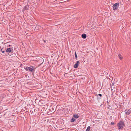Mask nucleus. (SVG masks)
<instances>
[{"instance_id": "f3484780", "label": "nucleus", "mask_w": 131, "mask_h": 131, "mask_svg": "<svg viewBox=\"0 0 131 131\" xmlns=\"http://www.w3.org/2000/svg\"><path fill=\"white\" fill-rule=\"evenodd\" d=\"M5 51H1L3 53V54H1L4 56L5 55H6V54L5 53Z\"/></svg>"}, {"instance_id": "a211bd4d", "label": "nucleus", "mask_w": 131, "mask_h": 131, "mask_svg": "<svg viewBox=\"0 0 131 131\" xmlns=\"http://www.w3.org/2000/svg\"><path fill=\"white\" fill-rule=\"evenodd\" d=\"M75 58L76 59H77L78 58V57H77V54L76 52L75 51Z\"/></svg>"}, {"instance_id": "bb28decb", "label": "nucleus", "mask_w": 131, "mask_h": 131, "mask_svg": "<svg viewBox=\"0 0 131 131\" xmlns=\"http://www.w3.org/2000/svg\"><path fill=\"white\" fill-rule=\"evenodd\" d=\"M87 131V130H86V131Z\"/></svg>"}, {"instance_id": "412c9836", "label": "nucleus", "mask_w": 131, "mask_h": 131, "mask_svg": "<svg viewBox=\"0 0 131 131\" xmlns=\"http://www.w3.org/2000/svg\"><path fill=\"white\" fill-rule=\"evenodd\" d=\"M43 42H44L43 44H45V43H47L46 41L45 40H43Z\"/></svg>"}, {"instance_id": "dca6fc26", "label": "nucleus", "mask_w": 131, "mask_h": 131, "mask_svg": "<svg viewBox=\"0 0 131 131\" xmlns=\"http://www.w3.org/2000/svg\"><path fill=\"white\" fill-rule=\"evenodd\" d=\"M91 128V127L90 126H89L88 127L86 130L87 131H89L90 130Z\"/></svg>"}, {"instance_id": "f8f14e48", "label": "nucleus", "mask_w": 131, "mask_h": 131, "mask_svg": "<svg viewBox=\"0 0 131 131\" xmlns=\"http://www.w3.org/2000/svg\"><path fill=\"white\" fill-rule=\"evenodd\" d=\"M73 116L74 118H78L79 117V116L77 114L74 115Z\"/></svg>"}, {"instance_id": "ddd939ff", "label": "nucleus", "mask_w": 131, "mask_h": 131, "mask_svg": "<svg viewBox=\"0 0 131 131\" xmlns=\"http://www.w3.org/2000/svg\"><path fill=\"white\" fill-rule=\"evenodd\" d=\"M1 95V97H2V99L4 98L5 97V95L4 94H2Z\"/></svg>"}, {"instance_id": "393cba45", "label": "nucleus", "mask_w": 131, "mask_h": 131, "mask_svg": "<svg viewBox=\"0 0 131 131\" xmlns=\"http://www.w3.org/2000/svg\"><path fill=\"white\" fill-rule=\"evenodd\" d=\"M47 42L48 43V41H47Z\"/></svg>"}, {"instance_id": "2eb2a0df", "label": "nucleus", "mask_w": 131, "mask_h": 131, "mask_svg": "<svg viewBox=\"0 0 131 131\" xmlns=\"http://www.w3.org/2000/svg\"><path fill=\"white\" fill-rule=\"evenodd\" d=\"M75 119L74 118H72V119H71V123L74 122L75 121Z\"/></svg>"}, {"instance_id": "7ed1b4c3", "label": "nucleus", "mask_w": 131, "mask_h": 131, "mask_svg": "<svg viewBox=\"0 0 131 131\" xmlns=\"http://www.w3.org/2000/svg\"><path fill=\"white\" fill-rule=\"evenodd\" d=\"M13 49L11 48H7L6 50V52H7V53L9 56L11 55V53H13Z\"/></svg>"}, {"instance_id": "f257e3e1", "label": "nucleus", "mask_w": 131, "mask_h": 131, "mask_svg": "<svg viewBox=\"0 0 131 131\" xmlns=\"http://www.w3.org/2000/svg\"><path fill=\"white\" fill-rule=\"evenodd\" d=\"M117 126L119 129H122L125 126L124 121L123 120H121L119 121L117 124Z\"/></svg>"}, {"instance_id": "b1692460", "label": "nucleus", "mask_w": 131, "mask_h": 131, "mask_svg": "<svg viewBox=\"0 0 131 131\" xmlns=\"http://www.w3.org/2000/svg\"><path fill=\"white\" fill-rule=\"evenodd\" d=\"M3 80H1L0 81H2Z\"/></svg>"}, {"instance_id": "4be33fe9", "label": "nucleus", "mask_w": 131, "mask_h": 131, "mask_svg": "<svg viewBox=\"0 0 131 131\" xmlns=\"http://www.w3.org/2000/svg\"><path fill=\"white\" fill-rule=\"evenodd\" d=\"M3 80V83L5 84V80Z\"/></svg>"}, {"instance_id": "f03ea898", "label": "nucleus", "mask_w": 131, "mask_h": 131, "mask_svg": "<svg viewBox=\"0 0 131 131\" xmlns=\"http://www.w3.org/2000/svg\"><path fill=\"white\" fill-rule=\"evenodd\" d=\"M24 69L26 70L27 71H29L33 73V74L34 73V72L35 71V69L34 68V67L31 66L30 67H24Z\"/></svg>"}, {"instance_id": "aec40b11", "label": "nucleus", "mask_w": 131, "mask_h": 131, "mask_svg": "<svg viewBox=\"0 0 131 131\" xmlns=\"http://www.w3.org/2000/svg\"><path fill=\"white\" fill-rule=\"evenodd\" d=\"M114 122H112L111 123V125H114Z\"/></svg>"}, {"instance_id": "39448f33", "label": "nucleus", "mask_w": 131, "mask_h": 131, "mask_svg": "<svg viewBox=\"0 0 131 131\" xmlns=\"http://www.w3.org/2000/svg\"><path fill=\"white\" fill-rule=\"evenodd\" d=\"M9 122V123L11 126H13L15 125V121L13 119H11Z\"/></svg>"}, {"instance_id": "423d86ee", "label": "nucleus", "mask_w": 131, "mask_h": 131, "mask_svg": "<svg viewBox=\"0 0 131 131\" xmlns=\"http://www.w3.org/2000/svg\"><path fill=\"white\" fill-rule=\"evenodd\" d=\"M102 97V95L101 94H99L97 95V100H99L101 99Z\"/></svg>"}, {"instance_id": "1a4fd4ad", "label": "nucleus", "mask_w": 131, "mask_h": 131, "mask_svg": "<svg viewBox=\"0 0 131 131\" xmlns=\"http://www.w3.org/2000/svg\"><path fill=\"white\" fill-rule=\"evenodd\" d=\"M125 113L127 115H128L130 113V111L129 110L126 109L125 111Z\"/></svg>"}, {"instance_id": "4468645a", "label": "nucleus", "mask_w": 131, "mask_h": 131, "mask_svg": "<svg viewBox=\"0 0 131 131\" xmlns=\"http://www.w3.org/2000/svg\"><path fill=\"white\" fill-rule=\"evenodd\" d=\"M118 56L120 59L121 60L122 59L123 57L121 54H119Z\"/></svg>"}, {"instance_id": "9d476101", "label": "nucleus", "mask_w": 131, "mask_h": 131, "mask_svg": "<svg viewBox=\"0 0 131 131\" xmlns=\"http://www.w3.org/2000/svg\"><path fill=\"white\" fill-rule=\"evenodd\" d=\"M81 37L83 39H85L86 37V35L85 34H82L81 35Z\"/></svg>"}, {"instance_id": "20e7f679", "label": "nucleus", "mask_w": 131, "mask_h": 131, "mask_svg": "<svg viewBox=\"0 0 131 131\" xmlns=\"http://www.w3.org/2000/svg\"><path fill=\"white\" fill-rule=\"evenodd\" d=\"M119 6V4L118 3H116L114 4L113 6V9L115 10L118 9V7Z\"/></svg>"}, {"instance_id": "9b49d317", "label": "nucleus", "mask_w": 131, "mask_h": 131, "mask_svg": "<svg viewBox=\"0 0 131 131\" xmlns=\"http://www.w3.org/2000/svg\"><path fill=\"white\" fill-rule=\"evenodd\" d=\"M10 56H11L12 57H17V55L15 53H13H13H11V55H10Z\"/></svg>"}, {"instance_id": "6e6552de", "label": "nucleus", "mask_w": 131, "mask_h": 131, "mask_svg": "<svg viewBox=\"0 0 131 131\" xmlns=\"http://www.w3.org/2000/svg\"><path fill=\"white\" fill-rule=\"evenodd\" d=\"M29 8V6L28 4L26 5L25 7L23 9V11L25 10H27Z\"/></svg>"}, {"instance_id": "5701e85b", "label": "nucleus", "mask_w": 131, "mask_h": 131, "mask_svg": "<svg viewBox=\"0 0 131 131\" xmlns=\"http://www.w3.org/2000/svg\"><path fill=\"white\" fill-rule=\"evenodd\" d=\"M2 86L3 87H4V86H3V85H2Z\"/></svg>"}, {"instance_id": "0eeeda50", "label": "nucleus", "mask_w": 131, "mask_h": 131, "mask_svg": "<svg viewBox=\"0 0 131 131\" xmlns=\"http://www.w3.org/2000/svg\"><path fill=\"white\" fill-rule=\"evenodd\" d=\"M80 63V62L79 61H77L75 64L74 65V67L75 68H77L78 67L79 64Z\"/></svg>"}, {"instance_id": "6ab92c4d", "label": "nucleus", "mask_w": 131, "mask_h": 131, "mask_svg": "<svg viewBox=\"0 0 131 131\" xmlns=\"http://www.w3.org/2000/svg\"><path fill=\"white\" fill-rule=\"evenodd\" d=\"M5 50H6L5 49L2 48V49H1V51H5Z\"/></svg>"}, {"instance_id": "a878e982", "label": "nucleus", "mask_w": 131, "mask_h": 131, "mask_svg": "<svg viewBox=\"0 0 131 131\" xmlns=\"http://www.w3.org/2000/svg\"><path fill=\"white\" fill-rule=\"evenodd\" d=\"M0 87H2V86H0Z\"/></svg>"}]
</instances>
